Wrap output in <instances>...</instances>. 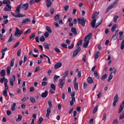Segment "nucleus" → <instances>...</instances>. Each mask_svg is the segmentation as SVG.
I'll return each mask as SVG.
<instances>
[{"label": "nucleus", "instance_id": "nucleus-59", "mask_svg": "<svg viewBox=\"0 0 124 124\" xmlns=\"http://www.w3.org/2000/svg\"><path fill=\"white\" fill-rule=\"evenodd\" d=\"M112 38L114 39V40L116 39H117L116 35L115 34L113 35L112 36Z\"/></svg>", "mask_w": 124, "mask_h": 124}, {"label": "nucleus", "instance_id": "nucleus-13", "mask_svg": "<svg viewBox=\"0 0 124 124\" xmlns=\"http://www.w3.org/2000/svg\"><path fill=\"white\" fill-rule=\"evenodd\" d=\"M71 31L75 35H77L78 34L76 31V29L75 28L72 27L71 29Z\"/></svg>", "mask_w": 124, "mask_h": 124}, {"label": "nucleus", "instance_id": "nucleus-61", "mask_svg": "<svg viewBox=\"0 0 124 124\" xmlns=\"http://www.w3.org/2000/svg\"><path fill=\"white\" fill-rule=\"evenodd\" d=\"M47 83L46 82L43 81L41 83V85L43 86H45L46 85H47Z\"/></svg>", "mask_w": 124, "mask_h": 124}, {"label": "nucleus", "instance_id": "nucleus-26", "mask_svg": "<svg viewBox=\"0 0 124 124\" xmlns=\"http://www.w3.org/2000/svg\"><path fill=\"white\" fill-rule=\"evenodd\" d=\"M120 48L121 50H123L124 48V39L121 42Z\"/></svg>", "mask_w": 124, "mask_h": 124}, {"label": "nucleus", "instance_id": "nucleus-62", "mask_svg": "<svg viewBox=\"0 0 124 124\" xmlns=\"http://www.w3.org/2000/svg\"><path fill=\"white\" fill-rule=\"evenodd\" d=\"M59 77L60 76H59L55 75L54 76V80H56L58 78H59Z\"/></svg>", "mask_w": 124, "mask_h": 124}, {"label": "nucleus", "instance_id": "nucleus-7", "mask_svg": "<svg viewBox=\"0 0 124 124\" xmlns=\"http://www.w3.org/2000/svg\"><path fill=\"white\" fill-rule=\"evenodd\" d=\"M118 95L117 94H116L113 99L114 101L113 103V107H115L116 106V103L118 101Z\"/></svg>", "mask_w": 124, "mask_h": 124}, {"label": "nucleus", "instance_id": "nucleus-45", "mask_svg": "<svg viewBox=\"0 0 124 124\" xmlns=\"http://www.w3.org/2000/svg\"><path fill=\"white\" fill-rule=\"evenodd\" d=\"M52 4V2L51 1L47 2V5L48 8L50 7Z\"/></svg>", "mask_w": 124, "mask_h": 124}, {"label": "nucleus", "instance_id": "nucleus-21", "mask_svg": "<svg viewBox=\"0 0 124 124\" xmlns=\"http://www.w3.org/2000/svg\"><path fill=\"white\" fill-rule=\"evenodd\" d=\"M83 40H81L80 41H78L77 43V48L78 47H80L79 46L80 45V46H81V44L82 43V41Z\"/></svg>", "mask_w": 124, "mask_h": 124}, {"label": "nucleus", "instance_id": "nucleus-4", "mask_svg": "<svg viewBox=\"0 0 124 124\" xmlns=\"http://www.w3.org/2000/svg\"><path fill=\"white\" fill-rule=\"evenodd\" d=\"M86 21V19L83 17L78 18L77 19V22L78 23H81L83 26H85Z\"/></svg>", "mask_w": 124, "mask_h": 124}, {"label": "nucleus", "instance_id": "nucleus-23", "mask_svg": "<svg viewBox=\"0 0 124 124\" xmlns=\"http://www.w3.org/2000/svg\"><path fill=\"white\" fill-rule=\"evenodd\" d=\"M0 76L2 77H3L5 75V72L4 70H1L0 73Z\"/></svg>", "mask_w": 124, "mask_h": 124}, {"label": "nucleus", "instance_id": "nucleus-2", "mask_svg": "<svg viewBox=\"0 0 124 124\" xmlns=\"http://www.w3.org/2000/svg\"><path fill=\"white\" fill-rule=\"evenodd\" d=\"M28 3H27L22 5V3L20 4L16 8V11L17 13H19L20 12V9L21 8L24 9L25 10L28 9Z\"/></svg>", "mask_w": 124, "mask_h": 124}, {"label": "nucleus", "instance_id": "nucleus-22", "mask_svg": "<svg viewBox=\"0 0 124 124\" xmlns=\"http://www.w3.org/2000/svg\"><path fill=\"white\" fill-rule=\"evenodd\" d=\"M46 30L49 32L51 33L52 32V30L50 27L47 26L46 27Z\"/></svg>", "mask_w": 124, "mask_h": 124}, {"label": "nucleus", "instance_id": "nucleus-10", "mask_svg": "<svg viewBox=\"0 0 124 124\" xmlns=\"http://www.w3.org/2000/svg\"><path fill=\"white\" fill-rule=\"evenodd\" d=\"M62 63L61 62H58L55 65L54 68L55 69H57L61 67L62 65Z\"/></svg>", "mask_w": 124, "mask_h": 124}, {"label": "nucleus", "instance_id": "nucleus-51", "mask_svg": "<svg viewBox=\"0 0 124 124\" xmlns=\"http://www.w3.org/2000/svg\"><path fill=\"white\" fill-rule=\"evenodd\" d=\"M44 35L46 38H47L49 36V34L48 32L46 31L44 33Z\"/></svg>", "mask_w": 124, "mask_h": 124}, {"label": "nucleus", "instance_id": "nucleus-14", "mask_svg": "<svg viewBox=\"0 0 124 124\" xmlns=\"http://www.w3.org/2000/svg\"><path fill=\"white\" fill-rule=\"evenodd\" d=\"M51 108H48L46 110V116L48 118H49V115L51 113Z\"/></svg>", "mask_w": 124, "mask_h": 124}, {"label": "nucleus", "instance_id": "nucleus-52", "mask_svg": "<svg viewBox=\"0 0 124 124\" xmlns=\"http://www.w3.org/2000/svg\"><path fill=\"white\" fill-rule=\"evenodd\" d=\"M118 16H117V15L115 16L114 20V21L115 22H116V21H117V19L118 18Z\"/></svg>", "mask_w": 124, "mask_h": 124}, {"label": "nucleus", "instance_id": "nucleus-41", "mask_svg": "<svg viewBox=\"0 0 124 124\" xmlns=\"http://www.w3.org/2000/svg\"><path fill=\"white\" fill-rule=\"evenodd\" d=\"M124 118V112H123L120 115L119 117L120 119H122Z\"/></svg>", "mask_w": 124, "mask_h": 124}, {"label": "nucleus", "instance_id": "nucleus-28", "mask_svg": "<svg viewBox=\"0 0 124 124\" xmlns=\"http://www.w3.org/2000/svg\"><path fill=\"white\" fill-rule=\"evenodd\" d=\"M94 75L96 78L97 79H99V76L96 71H94Z\"/></svg>", "mask_w": 124, "mask_h": 124}, {"label": "nucleus", "instance_id": "nucleus-16", "mask_svg": "<svg viewBox=\"0 0 124 124\" xmlns=\"http://www.w3.org/2000/svg\"><path fill=\"white\" fill-rule=\"evenodd\" d=\"M96 20L95 18L93 19L91 22V25L92 27L94 28L95 27Z\"/></svg>", "mask_w": 124, "mask_h": 124}, {"label": "nucleus", "instance_id": "nucleus-42", "mask_svg": "<svg viewBox=\"0 0 124 124\" xmlns=\"http://www.w3.org/2000/svg\"><path fill=\"white\" fill-rule=\"evenodd\" d=\"M45 38L44 36H41L40 38V41L41 42H42L44 41L45 40Z\"/></svg>", "mask_w": 124, "mask_h": 124}, {"label": "nucleus", "instance_id": "nucleus-8", "mask_svg": "<svg viewBox=\"0 0 124 124\" xmlns=\"http://www.w3.org/2000/svg\"><path fill=\"white\" fill-rule=\"evenodd\" d=\"M15 76L13 75L10 78V82L11 85L12 86H13L14 82L15 81Z\"/></svg>", "mask_w": 124, "mask_h": 124}, {"label": "nucleus", "instance_id": "nucleus-32", "mask_svg": "<svg viewBox=\"0 0 124 124\" xmlns=\"http://www.w3.org/2000/svg\"><path fill=\"white\" fill-rule=\"evenodd\" d=\"M44 45L45 46V47L47 49H49V45L47 43L45 42L44 43Z\"/></svg>", "mask_w": 124, "mask_h": 124}, {"label": "nucleus", "instance_id": "nucleus-44", "mask_svg": "<svg viewBox=\"0 0 124 124\" xmlns=\"http://www.w3.org/2000/svg\"><path fill=\"white\" fill-rule=\"evenodd\" d=\"M22 119V116L20 115H19L18 116V119H16V120L17 121H21Z\"/></svg>", "mask_w": 124, "mask_h": 124}, {"label": "nucleus", "instance_id": "nucleus-54", "mask_svg": "<svg viewBox=\"0 0 124 124\" xmlns=\"http://www.w3.org/2000/svg\"><path fill=\"white\" fill-rule=\"evenodd\" d=\"M106 118V114L105 113H104L103 115V118L102 120H103L105 121Z\"/></svg>", "mask_w": 124, "mask_h": 124}, {"label": "nucleus", "instance_id": "nucleus-40", "mask_svg": "<svg viewBox=\"0 0 124 124\" xmlns=\"http://www.w3.org/2000/svg\"><path fill=\"white\" fill-rule=\"evenodd\" d=\"M7 90L6 89L4 90L3 92V95L5 97H6L7 96Z\"/></svg>", "mask_w": 124, "mask_h": 124}, {"label": "nucleus", "instance_id": "nucleus-30", "mask_svg": "<svg viewBox=\"0 0 124 124\" xmlns=\"http://www.w3.org/2000/svg\"><path fill=\"white\" fill-rule=\"evenodd\" d=\"M107 76V74H105L103 75L101 78V80L103 81H104L106 78Z\"/></svg>", "mask_w": 124, "mask_h": 124}, {"label": "nucleus", "instance_id": "nucleus-5", "mask_svg": "<svg viewBox=\"0 0 124 124\" xmlns=\"http://www.w3.org/2000/svg\"><path fill=\"white\" fill-rule=\"evenodd\" d=\"M16 30L15 31L14 35L15 36H17V37H20L23 33V31L22 30H19L18 28H16Z\"/></svg>", "mask_w": 124, "mask_h": 124}, {"label": "nucleus", "instance_id": "nucleus-3", "mask_svg": "<svg viewBox=\"0 0 124 124\" xmlns=\"http://www.w3.org/2000/svg\"><path fill=\"white\" fill-rule=\"evenodd\" d=\"M119 0H116L111 5H110L106 10L105 11V13H106L108 12L109 10L114 7L117 4Z\"/></svg>", "mask_w": 124, "mask_h": 124}, {"label": "nucleus", "instance_id": "nucleus-15", "mask_svg": "<svg viewBox=\"0 0 124 124\" xmlns=\"http://www.w3.org/2000/svg\"><path fill=\"white\" fill-rule=\"evenodd\" d=\"M48 93V92L46 90L45 91V92L42 93L41 96L43 98L46 97L47 96Z\"/></svg>", "mask_w": 124, "mask_h": 124}, {"label": "nucleus", "instance_id": "nucleus-1", "mask_svg": "<svg viewBox=\"0 0 124 124\" xmlns=\"http://www.w3.org/2000/svg\"><path fill=\"white\" fill-rule=\"evenodd\" d=\"M92 33H89L84 39L85 42L83 43V46L84 48H87L88 46L89 40L91 39L92 35Z\"/></svg>", "mask_w": 124, "mask_h": 124}, {"label": "nucleus", "instance_id": "nucleus-55", "mask_svg": "<svg viewBox=\"0 0 124 124\" xmlns=\"http://www.w3.org/2000/svg\"><path fill=\"white\" fill-rule=\"evenodd\" d=\"M118 122L117 119H115L113 121V124H118Z\"/></svg>", "mask_w": 124, "mask_h": 124}, {"label": "nucleus", "instance_id": "nucleus-58", "mask_svg": "<svg viewBox=\"0 0 124 124\" xmlns=\"http://www.w3.org/2000/svg\"><path fill=\"white\" fill-rule=\"evenodd\" d=\"M21 49H19L17 52V55L18 56H19L20 55V52L21 51Z\"/></svg>", "mask_w": 124, "mask_h": 124}, {"label": "nucleus", "instance_id": "nucleus-43", "mask_svg": "<svg viewBox=\"0 0 124 124\" xmlns=\"http://www.w3.org/2000/svg\"><path fill=\"white\" fill-rule=\"evenodd\" d=\"M43 118L41 117H40L39 119V120L38 121V124H40L43 121Z\"/></svg>", "mask_w": 124, "mask_h": 124}, {"label": "nucleus", "instance_id": "nucleus-35", "mask_svg": "<svg viewBox=\"0 0 124 124\" xmlns=\"http://www.w3.org/2000/svg\"><path fill=\"white\" fill-rule=\"evenodd\" d=\"M35 33L34 32L32 33L30 37V39L31 40L34 38L35 36Z\"/></svg>", "mask_w": 124, "mask_h": 124}, {"label": "nucleus", "instance_id": "nucleus-9", "mask_svg": "<svg viewBox=\"0 0 124 124\" xmlns=\"http://www.w3.org/2000/svg\"><path fill=\"white\" fill-rule=\"evenodd\" d=\"M81 50V48L80 47L77 48L74 51L73 53L72 57H74Z\"/></svg>", "mask_w": 124, "mask_h": 124}, {"label": "nucleus", "instance_id": "nucleus-12", "mask_svg": "<svg viewBox=\"0 0 124 124\" xmlns=\"http://www.w3.org/2000/svg\"><path fill=\"white\" fill-rule=\"evenodd\" d=\"M31 21V20L29 18H27L25 19H23L22 24H25L26 23H27V22H30Z\"/></svg>", "mask_w": 124, "mask_h": 124}, {"label": "nucleus", "instance_id": "nucleus-47", "mask_svg": "<svg viewBox=\"0 0 124 124\" xmlns=\"http://www.w3.org/2000/svg\"><path fill=\"white\" fill-rule=\"evenodd\" d=\"M48 102L50 107L49 108H51L52 107L51 101L50 100L48 101Z\"/></svg>", "mask_w": 124, "mask_h": 124}, {"label": "nucleus", "instance_id": "nucleus-6", "mask_svg": "<svg viewBox=\"0 0 124 124\" xmlns=\"http://www.w3.org/2000/svg\"><path fill=\"white\" fill-rule=\"evenodd\" d=\"M64 79L60 78L59 80V86L61 88H62V86L63 85L65 82L63 81L64 80Z\"/></svg>", "mask_w": 124, "mask_h": 124}, {"label": "nucleus", "instance_id": "nucleus-64", "mask_svg": "<svg viewBox=\"0 0 124 124\" xmlns=\"http://www.w3.org/2000/svg\"><path fill=\"white\" fill-rule=\"evenodd\" d=\"M61 46L65 48H67V45L63 44H62L61 45Z\"/></svg>", "mask_w": 124, "mask_h": 124}, {"label": "nucleus", "instance_id": "nucleus-46", "mask_svg": "<svg viewBox=\"0 0 124 124\" xmlns=\"http://www.w3.org/2000/svg\"><path fill=\"white\" fill-rule=\"evenodd\" d=\"M74 45V43L73 42L71 45L68 46V48L69 49H71L73 48V47Z\"/></svg>", "mask_w": 124, "mask_h": 124}, {"label": "nucleus", "instance_id": "nucleus-39", "mask_svg": "<svg viewBox=\"0 0 124 124\" xmlns=\"http://www.w3.org/2000/svg\"><path fill=\"white\" fill-rule=\"evenodd\" d=\"M50 87L54 90H55L56 89L55 86L54 84H51L50 85Z\"/></svg>", "mask_w": 124, "mask_h": 124}, {"label": "nucleus", "instance_id": "nucleus-49", "mask_svg": "<svg viewBox=\"0 0 124 124\" xmlns=\"http://www.w3.org/2000/svg\"><path fill=\"white\" fill-rule=\"evenodd\" d=\"M15 59H13L11 62V64L10 66L11 67H12L14 65V62Z\"/></svg>", "mask_w": 124, "mask_h": 124}, {"label": "nucleus", "instance_id": "nucleus-38", "mask_svg": "<svg viewBox=\"0 0 124 124\" xmlns=\"http://www.w3.org/2000/svg\"><path fill=\"white\" fill-rule=\"evenodd\" d=\"M74 88L75 89L77 90L78 89V83H76L74 84Z\"/></svg>", "mask_w": 124, "mask_h": 124}, {"label": "nucleus", "instance_id": "nucleus-53", "mask_svg": "<svg viewBox=\"0 0 124 124\" xmlns=\"http://www.w3.org/2000/svg\"><path fill=\"white\" fill-rule=\"evenodd\" d=\"M31 32V30L30 29H29L26 31L24 33V35H25L27 33H29L30 32Z\"/></svg>", "mask_w": 124, "mask_h": 124}, {"label": "nucleus", "instance_id": "nucleus-34", "mask_svg": "<svg viewBox=\"0 0 124 124\" xmlns=\"http://www.w3.org/2000/svg\"><path fill=\"white\" fill-rule=\"evenodd\" d=\"M30 99L31 102L33 103H34L35 102V100L34 97H30Z\"/></svg>", "mask_w": 124, "mask_h": 124}, {"label": "nucleus", "instance_id": "nucleus-19", "mask_svg": "<svg viewBox=\"0 0 124 124\" xmlns=\"http://www.w3.org/2000/svg\"><path fill=\"white\" fill-rule=\"evenodd\" d=\"M3 4H10V2L9 0H3Z\"/></svg>", "mask_w": 124, "mask_h": 124}, {"label": "nucleus", "instance_id": "nucleus-24", "mask_svg": "<svg viewBox=\"0 0 124 124\" xmlns=\"http://www.w3.org/2000/svg\"><path fill=\"white\" fill-rule=\"evenodd\" d=\"M11 68L10 66H8L7 68V73L8 75H9L10 73Z\"/></svg>", "mask_w": 124, "mask_h": 124}, {"label": "nucleus", "instance_id": "nucleus-11", "mask_svg": "<svg viewBox=\"0 0 124 124\" xmlns=\"http://www.w3.org/2000/svg\"><path fill=\"white\" fill-rule=\"evenodd\" d=\"M9 4H8L6 6V7L4 8V10L6 11H10L11 8V7L9 5Z\"/></svg>", "mask_w": 124, "mask_h": 124}, {"label": "nucleus", "instance_id": "nucleus-20", "mask_svg": "<svg viewBox=\"0 0 124 124\" xmlns=\"http://www.w3.org/2000/svg\"><path fill=\"white\" fill-rule=\"evenodd\" d=\"M123 32L122 31H120L119 32V39L121 40L123 38Z\"/></svg>", "mask_w": 124, "mask_h": 124}, {"label": "nucleus", "instance_id": "nucleus-63", "mask_svg": "<svg viewBox=\"0 0 124 124\" xmlns=\"http://www.w3.org/2000/svg\"><path fill=\"white\" fill-rule=\"evenodd\" d=\"M34 87L32 86L30 87V91L31 92H32L34 91Z\"/></svg>", "mask_w": 124, "mask_h": 124}, {"label": "nucleus", "instance_id": "nucleus-56", "mask_svg": "<svg viewBox=\"0 0 124 124\" xmlns=\"http://www.w3.org/2000/svg\"><path fill=\"white\" fill-rule=\"evenodd\" d=\"M69 7L68 5L65 6L64 7V10L65 11H67L69 8Z\"/></svg>", "mask_w": 124, "mask_h": 124}, {"label": "nucleus", "instance_id": "nucleus-37", "mask_svg": "<svg viewBox=\"0 0 124 124\" xmlns=\"http://www.w3.org/2000/svg\"><path fill=\"white\" fill-rule=\"evenodd\" d=\"M16 106V103H13L11 105V109L12 111H14L15 109V107Z\"/></svg>", "mask_w": 124, "mask_h": 124}, {"label": "nucleus", "instance_id": "nucleus-31", "mask_svg": "<svg viewBox=\"0 0 124 124\" xmlns=\"http://www.w3.org/2000/svg\"><path fill=\"white\" fill-rule=\"evenodd\" d=\"M25 16V15H23L21 14V13H19L18 14L16 15L15 17H23Z\"/></svg>", "mask_w": 124, "mask_h": 124}, {"label": "nucleus", "instance_id": "nucleus-25", "mask_svg": "<svg viewBox=\"0 0 124 124\" xmlns=\"http://www.w3.org/2000/svg\"><path fill=\"white\" fill-rule=\"evenodd\" d=\"M69 71L68 70H67L63 74V76L62 77L63 79H64L68 75Z\"/></svg>", "mask_w": 124, "mask_h": 124}, {"label": "nucleus", "instance_id": "nucleus-29", "mask_svg": "<svg viewBox=\"0 0 124 124\" xmlns=\"http://www.w3.org/2000/svg\"><path fill=\"white\" fill-rule=\"evenodd\" d=\"M60 15L59 14L56 15L54 17V19L56 21H57L60 18Z\"/></svg>", "mask_w": 124, "mask_h": 124}, {"label": "nucleus", "instance_id": "nucleus-60", "mask_svg": "<svg viewBox=\"0 0 124 124\" xmlns=\"http://www.w3.org/2000/svg\"><path fill=\"white\" fill-rule=\"evenodd\" d=\"M35 2H36L35 0H31L30 1L29 3L31 5L32 4L35 3Z\"/></svg>", "mask_w": 124, "mask_h": 124}, {"label": "nucleus", "instance_id": "nucleus-48", "mask_svg": "<svg viewBox=\"0 0 124 124\" xmlns=\"http://www.w3.org/2000/svg\"><path fill=\"white\" fill-rule=\"evenodd\" d=\"M102 21V20H101L100 22H99L96 24V26H95V28H96L100 25Z\"/></svg>", "mask_w": 124, "mask_h": 124}, {"label": "nucleus", "instance_id": "nucleus-50", "mask_svg": "<svg viewBox=\"0 0 124 124\" xmlns=\"http://www.w3.org/2000/svg\"><path fill=\"white\" fill-rule=\"evenodd\" d=\"M54 49L56 52L57 53H60L61 52V51H60V50L57 47H55Z\"/></svg>", "mask_w": 124, "mask_h": 124}, {"label": "nucleus", "instance_id": "nucleus-36", "mask_svg": "<svg viewBox=\"0 0 124 124\" xmlns=\"http://www.w3.org/2000/svg\"><path fill=\"white\" fill-rule=\"evenodd\" d=\"M98 106H96L94 108L93 111V114H95L97 111L98 109Z\"/></svg>", "mask_w": 124, "mask_h": 124}, {"label": "nucleus", "instance_id": "nucleus-18", "mask_svg": "<svg viewBox=\"0 0 124 124\" xmlns=\"http://www.w3.org/2000/svg\"><path fill=\"white\" fill-rule=\"evenodd\" d=\"M87 80L88 82L90 84L92 83L93 82L92 78L90 77H88Z\"/></svg>", "mask_w": 124, "mask_h": 124}, {"label": "nucleus", "instance_id": "nucleus-33", "mask_svg": "<svg viewBox=\"0 0 124 124\" xmlns=\"http://www.w3.org/2000/svg\"><path fill=\"white\" fill-rule=\"evenodd\" d=\"M100 55V53H99V52H96V53L95 57V59H97L99 56Z\"/></svg>", "mask_w": 124, "mask_h": 124}, {"label": "nucleus", "instance_id": "nucleus-17", "mask_svg": "<svg viewBox=\"0 0 124 124\" xmlns=\"http://www.w3.org/2000/svg\"><path fill=\"white\" fill-rule=\"evenodd\" d=\"M118 27L117 25L116 24H114L112 26L111 30L112 32H114L116 29V28Z\"/></svg>", "mask_w": 124, "mask_h": 124}, {"label": "nucleus", "instance_id": "nucleus-27", "mask_svg": "<svg viewBox=\"0 0 124 124\" xmlns=\"http://www.w3.org/2000/svg\"><path fill=\"white\" fill-rule=\"evenodd\" d=\"M113 73L112 72H111L109 77L107 81L108 82L110 81V80L112 78L113 76L112 75V74Z\"/></svg>", "mask_w": 124, "mask_h": 124}, {"label": "nucleus", "instance_id": "nucleus-57", "mask_svg": "<svg viewBox=\"0 0 124 124\" xmlns=\"http://www.w3.org/2000/svg\"><path fill=\"white\" fill-rule=\"evenodd\" d=\"M5 79V77L1 78L0 79V82L1 83H3L4 80Z\"/></svg>", "mask_w": 124, "mask_h": 124}]
</instances>
